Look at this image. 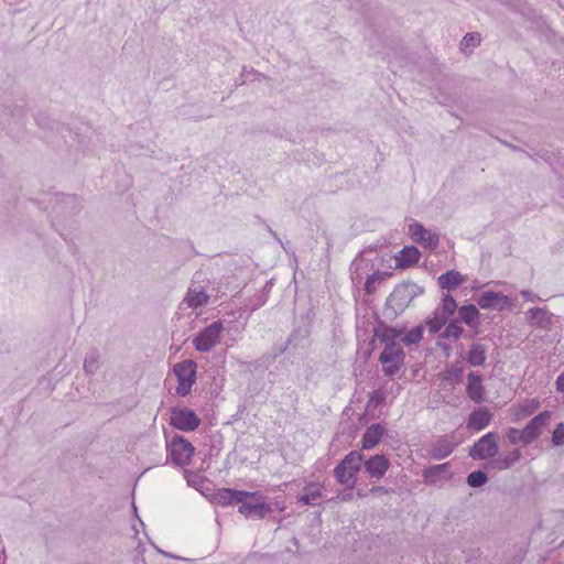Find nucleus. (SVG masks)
<instances>
[{"mask_svg":"<svg viewBox=\"0 0 564 564\" xmlns=\"http://www.w3.org/2000/svg\"><path fill=\"white\" fill-rule=\"evenodd\" d=\"M552 442L554 445L557 446L564 444V423H560L556 425L552 434Z\"/></svg>","mask_w":564,"mask_h":564,"instance_id":"nucleus-34","label":"nucleus"},{"mask_svg":"<svg viewBox=\"0 0 564 564\" xmlns=\"http://www.w3.org/2000/svg\"><path fill=\"white\" fill-rule=\"evenodd\" d=\"M448 468H449L448 463L425 468L423 470L424 482L427 485H436L443 480L449 479L451 474H449Z\"/></svg>","mask_w":564,"mask_h":564,"instance_id":"nucleus-15","label":"nucleus"},{"mask_svg":"<svg viewBox=\"0 0 564 564\" xmlns=\"http://www.w3.org/2000/svg\"><path fill=\"white\" fill-rule=\"evenodd\" d=\"M221 330L220 323L209 325L194 339L195 348L198 351L210 350L218 343Z\"/></svg>","mask_w":564,"mask_h":564,"instance_id":"nucleus-9","label":"nucleus"},{"mask_svg":"<svg viewBox=\"0 0 564 564\" xmlns=\"http://www.w3.org/2000/svg\"><path fill=\"white\" fill-rule=\"evenodd\" d=\"M441 325H442V322H438L435 319H432L429 322V326L432 332H437L440 329Z\"/></svg>","mask_w":564,"mask_h":564,"instance_id":"nucleus-39","label":"nucleus"},{"mask_svg":"<svg viewBox=\"0 0 564 564\" xmlns=\"http://www.w3.org/2000/svg\"><path fill=\"white\" fill-rule=\"evenodd\" d=\"M409 232L412 240L423 245L424 247L434 249L438 245V237L425 229L421 224H411L409 227Z\"/></svg>","mask_w":564,"mask_h":564,"instance_id":"nucleus-11","label":"nucleus"},{"mask_svg":"<svg viewBox=\"0 0 564 564\" xmlns=\"http://www.w3.org/2000/svg\"><path fill=\"white\" fill-rule=\"evenodd\" d=\"M420 259V251L415 247H404L397 256V268H406L415 264Z\"/></svg>","mask_w":564,"mask_h":564,"instance_id":"nucleus-19","label":"nucleus"},{"mask_svg":"<svg viewBox=\"0 0 564 564\" xmlns=\"http://www.w3.org/2000/svg\"><path fill=\"white\" fill-rule=\"evenodd\" d=\"M487 482V475L480 470L473 471L467 477V484L470 487H480Z\"/></svg>","mask_w":564,"mask_h":564,"instance_id":"nucleus-30","label":"nucleus"},{"mask_svg":"<svg viewBox=\"0 0 564 564\" xmlns=\"http://www.w3.org/2000/svg\"><path fill=\"white\" fill-rule=\"evenodd\" d=\"M404 292H405V288H404V286H401V288L395 289V291H394V292H393V294L391 295V301H393V300H394V299H397L398 296L402 295Z\"/></svg>","mask_w":564,"mask_h":564,"instance_id":"nucleus-40","label":"nucleus"},{"mask_svg":"<svg viewBox=\"0 0 564 564\" xmlns=\"http://www.w3.org/2000/svg\"><path fill=\"white\" fill-rule=\"evenodd\" d=\"M387 274L382 272H375L368 276L365 283L366 292L369 294L376 292L377 286L384 280Z\"/></svg>","mask_w":564,"mask_h":564,"instance_id":"nucleus-28","label":"nucleus"},{"mask_svg":"<svg viewBox=\"0 0 564 564\" xmlns=\"http://www.w3.org/2000/svg\"><path fill=\"white\" fill-rule=\"evenodd\" d=\"M552 413L550 411H544L533 417L524 429H522V443L529 444L534 441L542 431L546 427L551 420Z\"/></svg>","mask_w":564,"mask_h":564,"instance_id":"nucleus-8","label":"nucleus"},{"mask_svg":"<svg viewBox=\"0 0 564 564\" xmlns=\"http://www.w3.org/2000/svg\"><path fill=\"white\" fill-rule=\"evenodd\" d=\"M459 314H460L462 321L470 326L476 324L478 316H479V312H478L477 307L473 304L462 306L459 308Z\"/></svg>","mask_w":564,"mask_h":564,"instance_id":"nucleus-26","label":"nucleus"},{"mask_svg":"<svg viewBox=\"0 0 564 564\" xmlns=\"http://www.w3.org/2000/svg\"><path fill=\"white\" fill-rule=\"evenodd\" d=\"M507 437L511 444H517L518 442L522 443V431L517 429H509L507 432Z\"/></svg>","mask_w":564,"mask_h":564,"instance_id":"nucleus-36","label":"nucleus"},{"mask_svg":"<svg viewBox=\"0 0 564 564\" xmlns=\"http://www.w3.org/2000/svg\"><path fill=\"white\" fill-rule=\"evenodd\" d=\"M362 455L352 451L335 468V476L339 484L354 487L356 484V474L361 466Z\"/></svg>","mask_w":564,"mask_h":564,"instance_id":"nucleus-1","label":"nucleus"},{"mask_svg":"<svg viewBox=\"0 0 564 564\" xmlns=\"http://www.w3.org/2000/svg\"><path fill=\"white\" fill-rule=\"evenodd\" d=\"M521 457L519 449H514L507 455L500 456L495 460V466L499 469H507L514 465Z\"/></svg>","mask_w":564,"mask_h":564,"instance_id":"nucleus-25","label":"nucleus"},{"mask_svg":"<svg viewBox=\"0 0 564 564\" xmlns=\"http://www.w3.org/2000/svg\"><path fill=\"white\" fill-rule=\"evenodd\" d=\"M478 305L484 310H488V308L505 310V308H509L511 306L510 300L508 296L500 294V293L492 292V291L484 292L478 300Z\"/></svg>","mask_w":564,"mask_h":564,"instance_id":"nucleus-12","label":"nucleus"},{"mask_svg":"<svg viewBox=\"0 0 564 564\" xmlns=\"http://www.w3.org/2000/svg\"><path fill=\"white\" fill-rule=\"evenodd\" d=\"M456 445L457 443L449 442L448 440H441L433 446L432 456L436 459L445 458L453 452Z\"/></svg>","mask_w":564,"mask_h":564,"instance_id":"nucleus-23","label":"nucleus"},{"mask_svg":"<svg viewBox=\"0 0 564 564\" xmlns=\"http://www.w3.org/2000/svg\"><path fill=\"white\" fill-rule=\"evenodd\" d=\"M491 420V413L486 408H480L469 415L467 427L469 430L480 431L484 430Z\"/></svg>","mask_w":564,"mask_h":564,"instance_id":"nucleus-17","label":"nucleus"},{"mask_svg":"<svg viewBox=\"0 0 564 564\" xmlns=\"http://www.w3.org/2000/svg\"><path fill=\"white\" fill-rule=\"evenodd\" d=\"M541 405V402L536 398L527 399L521 403L513 406L511 412V419L513 422H520L523 419L533 414Z\"/></svg>","mask_w":564,"mask_h":564,"instance_id":"nucleus-14","label":"nucleus"},{"mask_svg":"<svg viewBox=\"0 0 564 564\" xmlns=\"http://www.w3.org/2000/svg\"><path fill=\"white\" fill-rule=\"evenodd\" d=\"M323 495V485L319 482H311L304 488L300 501L304 505H312L315 500L319 499Z\"/></svg>","mask_w":564,"mask_h":564,"instance_id":"nucleus-20","label":"nucleus"},{"mask_svg":"<svg viewBox=\"0 0 564 564\" xmlns=\"http://www.w3.org/2000/svg\"><path fill=\"white\" fill-rule=\"evenodd\" d=\"M185 478L188 482V485L193 486L194 488L200 490L204 485V478L200 474L186 470L185 471Z\"/></svg>","mask_w":564,"mask_h":564,"instance_id":"nucleus-32","label":"nucleus"},{"mask_svg":"<svg viewBox=\"0 0 564 564\" xmlns=\"http://www.w3.org/2000/svg\"><path fill=\"white\" fill-rule=\"evenodd\" d=\"M522 295L527 297V296H529V292L523 291V292H522Z\"/></svg>","mask_w":564,"mask_h":564,"instance_id":"nucleus-42","label":"nucleus"},{"mask_svg":"<svg viewBox=\"0 0 564 564\" xmlns=\"http://www.w3.org/2000/svg\"><path fill=\"white\" fill-rule=\"evenodd\" d=\"M462 334H463V328L458 325V323L452 322L446 326L443 336L445 338L457 339L462 336Z\"/></svg>","mask_w":564,"mask_h":564,"instance_id":"nucleus-31","label":"nucleus"},{"mask_svg":"<svg viewBox=\"0 0 564 564\" xmlns=\"http://www.w3.org/2000/svg\"><path fill=\"white\" fill-rule=\"evenodd\" d=\"M390 467V462L384 455H375L365 462L366 471L373 478L380 479Z\"/></svg>","mask_w":564,"mask_h":564,"instance_id":"nucleus-13","label":"nucleus"},{"mask_svg":"<svg viewBox=\"0 0 564 564\" xmlns=\"http://www.w3.org/2000/svg\"><path fill=\"white\" fill-rule=\"evenodd\" d=\"M479 42H480L479 34H477V33L467 34L466 36H464V39L462 41V50L466 52L467 50L478 45Z\"/></svg>","mask_w":564,"mask_h":564,"instance_id":"nucleus-33","label":"nucleus"},{"mask_svg":"<svg viewBox=\"0 0 564 564\" xmlns=\"http://www.w3.org/2000/svg\"><path fill=\"white\" fill-rule=\"evenodd\" d=\"M90 367H91L90 365L85 364V368L88 369L89 371L91 370Z\"/></svg>","mask_w":564,"mask_h":564,"instance_id":"nucleus-43","label":"nucleus"},{"mask_svg":"<svg viewBox=\"0 0 564 564\" xmlns=\"http://www.w3.org/2000/svg\"><path fill=\"white\" fill-rule=\"evenodd\" d=\"M170 422L175 429L189 432L198 427L200 420L194 411L187 408H174L171 411Z\"/></svg>","mask_w":564,"mask_h":564,"instance_id":"nucleus-5","label":"nucleus"},{"mask_svg":"<svg viewBox=\"0 0 564 564\" xmlns=\"http://www.w3.org/2000/svg\"><path fill=\"white\" fill-rule=\"evenodd\" d=\"M556 390L564 393V372L556 379Z\"/></svg>","mask_w":564,"mask_h":564,"instance_id":"nucleus-37","label":"nucleus"},{"mask_svg":"<svg viewBox=\"0 0 564 564\" xmlns=\"http://www.w3.org/2000/svg\"><path fill=\"white\" fill-rule=\"evenodd\" d=\"M498 453L497 436L494 433L484 435L469 452L474 459H486Z\"/></svg>","mask_w":564,"mask_h":564,"instance_id":"nucleus-7","label":"nucleus"},{"mask_svg":"<svg viewBox=\"0 0 564 564\" xmlns=\"http://www.w3.org/2000/svg\"><path fill=\"white\" fill-rule=\"evenodd\" d=\"M466 393L468 398L477 403L486 401V388L482 378L470 372L467 376Z\"/></svg>","mask_w":564,"mask_h":564,"instance_id":"nucleus-10","label":"nucleus"},{"mask_svg":"<svg viewBox=\"0 0 564 564\" xmlns=\"http://www.w3.org/2000/svg\"><path fill=\"white\" fill-rule=\"evenodd\" d=\"M247 496V491L223 488L215 494V500L223 506L239 503Z\"/></svg>","mask_w":564,"mask_h":564,"instance_id":"nucleus-18","label":"nucleus"},{"mask_svg":"<svg viewBox=\"0 0 564 564\" xmlns=\"http://www.w3.org/2000/svg\"><path fill=\"white\" fill-rule=\"evenodd\" d=\"M457 308V304L455 299L452 295H445L443 299V310L448 314L452 315Z\"/></svg>","mask_w":564,"mask_h":564,"instance_id":"nucleus-35","label":"nucleus"},{"mask_svg":"<svg viewBox=\"0 0 564 564\" xmlns=\"http://www.w3.org/2000/svg\"><path fill=\"white\" fill-rule=\"evenodd\" d=\"M464 276L457 271H448L438 278V284L442 289L453 290L464 282Z\"/></svg>","mask_w":564,"mask_h":564,"instance_id":"nucleus-21","label":"nucleus"},{"mask_svg":"<svg viewBox=\"0 0 564 564\" xmlns=\"http://www.w3.org/2000/svg\"><path fill=\"white\" fill-rule=\"evenodd\" d=\"M423 329L421 326H416L406 332L402 338L406 345L417 344L422 339Z\"/></svg>","mask_w":564,"mask_h":564,"instance_id":"nucleus-29","label":"nucleus"},{"mask_svg":"<svg viewBox=\"0 0 564 564\" xmlns=\"http://www.w3.org/2000/svg\"><path fill=\"white\" fill-rule=\"evenodd\" d=\"M173 371L178 381L176 393L182 397L187 395L195 382L196 364L193 360H185L176 364Z\"/></svg>","mask_w":564,"mask_h":564,"instance_id":"nucleus-4","label":"nucleus"},{"mask_svg":"<svg viewBox=\"0 0 564 564\" xmlns=\"http://www.w3.org/2000/svg\"><path fill=\"white\" fill-rule=\"evenodd\" d=\"M370 491L373 492V494L375 492H384V494L388 492V490L384 487H375Z\"/></svg>","mask_w":564,"mask_h":564,"instance_id":"nucleus-41","label":"nucleus"},{"mask_svg":"<svg viewBox=\"0 0 564 564\" xmlns=\"http://www.w3.org/2000/svg\"><path fill=\"white\" fill-rule=\"evenodd\" d=\"M467 361L474 367L482 366L486 361L485 347L479 343L473 344L467 355Z\"/></svg>","mask_w":564,"mask_h":564,"instance_id":"nucleus-22","label":"nucleus"},{"mask_svg":"<svg viewBox=\"0 0 564 564\" xmlns=\"http://www.w3.org/2000/svg\"><path fill=\"white\" fill-rule=\"evenodd\" d=\"M384 434V429L380 424H372L369 426L361 440V446L364 449H371L376 447L381 441Z\"/></svg>","mask_w":564,"mask_h":564,"instance_id":"nucleus-16","label":"nucleus"},{"mask_svg":"<svg viewBox=\"0 0 564 564\" xmlns=\"http://www.w3.org/2000/svg\"><path fill=\"white\" fill-rule=\"evenodd\" d=\"M358 496L364 497L365 495H364V492H358Z\"/></svg>","mask_w":564,"mask_h":564,"instance_id":"nucleus-44","label":"nucleus"},{"mask_svg":"<svg viewBox=\"0 0 564 564\" xmlns=\"http://www.w3.org/2000/svg\"><path fill=\"white\" fill-rule=\"evenodd\" d=\"M208 301V295L204 291L198 290H189L185 297V302L189 307L196 308L206 304Z\"/></svg>","mask_w":564,"mask_h":564,"instance_id":"nucleus-24","label":"nucleus"},{"mask_svg":"<svg viewBox=\"0 0 564 564\" xmlns=\"http://www.w3.org/2000/svg\"><path fill=\"white\" fill-rule=\"evenodd\" d=\"M172 460L177 465H187L194 454L193 445L182 436L172 438L170 443Z\"/></svg>","mask_w":564,"mask_h":564,"instance_id":"nucleus-6","label":"nucleus"},{"mask_svg":"<svg viewBox=\"0 0 564 564\" xmlns=\"http://www.w3.org/2000/svg\"><path fill=\"white\" fill-rule=\"evenodd\" d=\"M446 373H447L448 377L453 376V377L459 379L462 377V375H463V370L460 368H455V369L447 370Z\"/></svg>","mask_w":564,"mask_h":564,"instance_id":"nucleus-38","label":"nucleus"},{"mask_svg":"<svg viewBox=\"0 0 564 564\" xmlns=\"http://www.w3.org/2000/svg\"><path fill=\"white\" fill-rule=\"evenodd\" d=\"M401 329L384 327L376 332V336L383 343H394V340L402 335Z\"/></svg>","mask_w":564,"mask_h":564,"instance_id":"nucleus-27","label":"nucleus"},{"mask_svg":"<svg viewBox=\"0 0 564 564\" xmlns=\"http://www.w3.org/2000/svg\"><path fill=\"white\" fill-rule=\"evenodd\" d=\"M404 356L403 349L395 343L386 344L379 357L383 372L387 376L397 373L404 364Z\"/></svg>","mask_w":564,"mask_h":564,"instance_id":"nucleus-3","label":"nucleus"},{"mask_svg":"<svg viewBox=\"0 0 564 564\" xmlns=\"http://www.w3.org/2000/svg\"><path fill=\"white\" fill-rule=\"evenodd\" d=\"M239 503V513L246 518L263 519L271 511V507L258 491H247L246 498Z\"/></svg>","mask_w":564,"mask_h":564,"instance_id":"nucleus-2","label":"nucleus"}]
</instances>
